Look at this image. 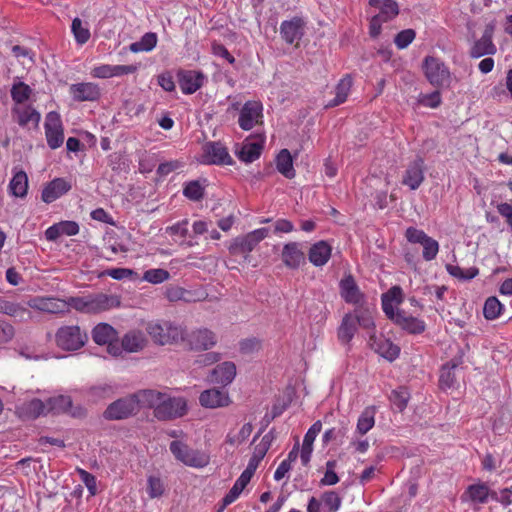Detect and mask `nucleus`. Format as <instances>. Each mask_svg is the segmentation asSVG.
Masks as SVG:
<instances>
[{
    "label": "nucleus",
    "mask_w": 512,
    "mask_h": 512,
    "mask_svg": "<svg viewBox=\"0 0 512 512\" xmlns=\"http://www.w3.org/2000/svg\"><path fill=\"white\" fill-rule=\"evenodd\" d=\"M68 312L71 308L81 313H99L118 306L116 297L106 294H93L82 297H69L66 299Z\"/></svg>",
    "instance_id": "obj_1"
},
{
    "label": "nucleus",
    "mask_w": 512,
    "mask_h": 512,
    "mask_svg": "<svg viewBox=\"0 0 512 512\" xmlns=\"http://www.w3.org/2000/svg\"><path fill=\"white\" fill-rule=\"evenodd\" d=\"M146 331L152 340L161 346L177 343L184 338L182 327L170 321L149 322Z\"/></svg>",
    "instance_id": "obj_2"
},
{
    "label": "nucleus",
    "mask_w": 512,
    "mask_h": 512,
    "mask_svg": "<svg viewBox=\"0 0 512 512\" xmlns=\"http://www.w3.org/2000/svg\"><path fill=\"white\" fill-rule=\"evenodd\" d=\"M422 69L428 82L437 88L448 87L451 83V73L445 63L434 56H426Z\"/></svg>",
    "instance_id": "obj_3"
},
{
    "label": "nucleus",
    "mask_w": 512,
    "mask_h": 512,
    "mask_svg": "<svg viewBox=\"0 0 512 512\" xmlns=\"http://www.w3.org/2000/svg\"><path fill=\"white\" fill-rule=\"evenodd\" d=\"M87 340V333L78 325L62 326L55 334L56 345L65 351L79 350L85 345Z\"/></svg>",
    "instance_id": "obj_4"
},
{
    "label": "nucleus",
    "mask_w": 512,
    "mask_h": 512,
    "mask_svg": "<svg viewBox=\"0 0 512 512\" xmlns=\"http://www.w3.org/2000/svg\"><path fill=\"white\" fill-rule=\"evenodd\" d=\"M169 448L174 457L186 466L203 468L209 464V456L205 452L191 449L181 441H172Z\"/></svg>",
    "instance_id": "obj_5"
},
{
    "label": "nucleus",
    "mask_w": 512,
    "mask_h": 512,
    "mask_svg": "<svg viewBox=\"0 0 512 512\" xmlns=\"http://www.w3.org/2000/svg\"><path fill=\"white\" fill-rule=\"evenodd\" d=\"M268 228L255 229L248 234L235 238L228 249L232 255L247 256L255 247L268 236Z\"/></svg>",
    "instance_id": "obj_6"
},
{
    "label": "nucleus",
    "mask_w": 512,
    "mask_h": 512,
    "mask_svg": "<svg viewBox=\"0 0 512 512\" xmlns=\"http://www.w3.org/2000/svg\"><path fill=\"white\" fill-rule=\"evenodd\" d=\"M405 237L411 244H419L422 246V257L425 261H432L439 252V243L434 238L427 235L423 230L408 227L405 231Z\"/></svg>",
    "instance_id": "obj_7"
},
{
    "label": "nucleus",
    "mask_w": 512,
    "mask_h": 512,
    "mask_svg": "<svg viewBox=\"0 0 512 512\" xmlns=\"http://www.w3.org/2000/svg\"><path fill=\"white\" fill-rule=\"evenodd\" d=\"M187 411V403L184 398L171 397L164 393L160 404L156 408L155 417L158 420H171L182 417Z\"/></svg>",
    "instance_id": "obj_8"
},
{
    "label": "nucleus",
    "mask_w": 512,
    "mask_h": 512,
    "mask_svg": "<svg viewBox=\"0 0 512 512\" xmlns=\"http://www.w3.org/2000/svg\"><path fill=\"white\" fill-rule=\"evenodd\" d=\"M45 137L49 148L55 150L64 142V128L59 113L50 111L45 117Z\"/></svg>",
    "instance_id": "obj_9"
},
{
    "label": "nucleus",
    "mask_w": 512,
    "mask_h": 512,
    "mask_svg": "<svg viewBox=\"0 0 512 512\" xmlns=\"http://www.w3.org/2000/svg\"><path fill=\"white\" fill-rule=\"evenodd\" d=\"M263 122V105L259 101H247L240 109L238 124L249 131Z\"/></svg>",
    "instance_id": "obj_10"
},
{
    "label": "nucleus",
    "mask_w": 512,
    "mask_h": 512,
    "mask_svg": "<svg viewBox=\"0 0 512 512\" xmlns=\"http://www.w3.org/2000/svg\"><path fill=\"white\" fill-rule=\"evenodd\" d=\"M201 163L212 165H232L233 159L227 148L220 142H207L203 145Z\"/></svg>",
    "instance_id": "obj_11"
},
{
    "label": "nucleus",
    "mask_w": 512,
    "mask_h": 512,
    "mask_svg": "<svg viewBox=\"0 0 512 512\" xmlns=\"http://www.w3.org/2000/svg\"><path fill=\"white\" fill-rule=\"evenodd\" d=\"M137 410L134 395L121 398L111 403L104 412V417L111 420H120L129 417Z\"/></svg>",
    "instance_id": "obj_12"
},
{
    "label": "nucleus",
    "mask_w": 512,
    "mask_h": 512,
    "mask_svg": "<svg viewBox=\"0 0 512 512\" xmlns=\"http://www.w3.org/2000/svg\"><path fill=\"white\" fill-rule=\"evenodd\" d=\"M30 308L36 309L41 312L51 314H65L68 313V306L66 299L56 297H43L36 296L28 300Z\"/></svg>",
    "instance_id": "obj_13"
},
{
    "label": "nucleus",
    "mask_w": 512,
    "mask_h": 512,
    "mask_svg": "<svg viewBox=\"0 0 512 512\" xmlns=\"http://www.w3.org/2000/svg\"><path fill=\"white\" fill-rule=\"evenodd\" d=\"M305 33V22L300 17L284 20L280 24V35L286 44H297Z\"/></svg>",
    "instance_id": "obj_14"
},
{
    "label": "nucleus",
    "mask_w": 512,
    "mask_h": 512,
    "mask_svg": "<svg viewBox=\"0 0 512 512\" xmlns=\"http://www.w3.org/2000/svg\"><path fill=\"white\" fill-rule=\"evenodd\" d=\"M12 115L18 125L26 129L38 128L41 120V114L31 105H15Z\"/></svg>",
    "instance_id": "obj_15"
},
{
    "label": "nucleus",
    "mask_w": 512,
    "mask_h": 512,
    "mask_svg": "<svg viewBox=\"0 0 512 512\" xmlns=\"http://www.w3.org/2000/svg\"><path fill=\"white\" fill-rule=\"evenodd\" d=\"M30 306L27 301L17 302L15 300L0 297V313L16 318L20 321L31 319Z\"/></svg>",
    "instance_id": "obj_16"
},
{
    "label": "nucleus",
    "mask_w": 512,
    "mask_h": 512,
    "mask_svg": "<svg viewBox=\"0 0 512 512\" xmlns=\"http://www.w3.org/2000/svg\"><path fill=\"white\" fill-rule=\"evenodd\" d=\"M369 345L376 353L390 362L398 358L400 354L399 346L382 335L379 337L374 334L370 335Z\"/></svg>",
    "instance_id": "obj_17"
},
{
    "label": "nucleus",
    "mask_w": 512,
    "mask_h": 512,
    "mask_svg": "<svg viewBox=\"0 0 512 512\" xmlns=\"http://www.w3.org/2000/svg\"><path fill=\"white\" fill-rule=\"evenodd\" d=\"M205 76L200 71L181 70L178 72V82L184 94H193L204 84Z\"/></svg>",
    "instance_id": "obj_18"
},
{
    "label": "nucleus",
    "mask_w": 512,
    "mask_h": 512,
    "mask_svg": "<svg viewBox=\"0 0 512 512\" xmlns=\"http://www.w3.org/2000/svg\"><path fill=\"white\" fill-rule=\"evenodd\" d=\"M424 181V160L420 157L412 161L406 168L402 184L416 190Z\"/></svg>",
    "instance_id": "obj_19"
},
{
    "label": "nucleus",
    "mask_w": 512,
    "mask_h": 512,
    "mask_svg": "<svg viewBox=\"0 0 512 512\" xmlns=\"http://www.w3.org/2000/svg\"><path fill=\"white\" fill-rule=\"evenodd\" d=\"M69 93L72 98L78 102L96 101L101 95L99 86L92 82L71 84Z\"/></svg>",
    "instance_id": "obj_20"
},
{
    "label": "nucleus",
    "mask_w": 512,
    "mask_h": 512,
    "mask_svg": "<svg viewBox=\"0 0 512 512\" xmlns=\"http://www.w3.org/2000/svg\"><path fill=\"white\" fill-rule=\"evenodd\" d=\"M281 259L284 265L290 269H297L305 264V254L298 242H289L283 246Z\"/></svg>",
    "instance_id": "obj_21"
},
{
    "label": "nucleus",
    "mask_w": 512,
    "mask_h": 512,
    "mask_svg": "<svg viewBox=\"0 0 512 512\" xmlns=\"http://www.w3.org/2000/svg\"><path fill=\"white\" fill-rule=\"evenodd\" d=\"M340 294L346 303L360 306L364 301V294L360 291L352 275L345 276L340 281Z\"/></svg>",
    "instance_id": "obj_22"
},
{
    "label": "nucleus",
    "mask_w": 512,
    "mask_h": 512,
    "mask_svg": "<svg viewBox=\"0 0 512 512\" xmlns=\"http://www.w3.org/2000/svg\"><path fill=\"white\" fill-rule=\"evenodd\" d=\"M199 403L205 408L215 409L228 406L230 403V398L226 391L211 388L203 391L200 394Z\"/></svg>",
    "instance_id": "obj_23"
},
{
    "label": "nucleus",
    "mask_w": 512,
    "mask_h": 512,
    "mask_svg": "<svg viewBox=\"0 0 512 512\" xmlns=\"http://www.w3.org/2000/svg\"><path fill=\"white\" fill-rule=\"evenodd\" d=\"M70 189V183L64 178H55L43 188L41 199L47 204L52 203L66 194Z\"/></svg>",
    "instance_id": "obj_24"
},
{
    "label": "nucleus",
    "mask_w": 512,
    "mask_h": 512,
    "mask_svg": "<svg viewBox=\"0 0 512 512\" xmlns=\"http://www.w3.org/2000/svg\"><path fill=\"white\" fill-rule=\"evenodd\" d=\"M188 343L192 349L207 350L216 344V336L212 331L202 328L188 335Z\"/></svg>",
    "instance_id": "obj_25"
},
{
    "label": "nucleus",
    "mask_w": 512,
    "mask_h": 512,
    "mask_svg": "<svg viewBox=\"0 0 512 512\" xmlns=\"http://www.w3.org/2000/svg\"><path fill=\"white\" fill-rule=\"evenodd\" d=\"M236 376V366L233 362H223L217 365L210 373L209 380L215 384L226 386L230 384Z\"/></svg>",
    "instance_id": "obj_26"
},
{
    "label": "nucleus",
    "mask_w": 512,
    "mask_h": 512,
    "mask_svg": "<svg viewBox=\"0 0 512 512\" xmlns=\"http://www.w3.org/2000/svg\"><path fill=\"white\" fill-rule=\"evenodd\" d=\"M395 324L410 334H420L426 328L423 320L408 314L404 310H398Z\"/></svg>",
    "instance_id": "obj_27"
},
{
    "label": "nucleus",
    "mask_w": 512,
    "mask_h": 512,
    "mask_svg": "<svg viewBox=\"0 0 512 512\" xmlns=\"http://www.w3.org/2000/svg\"><path fill=\"white\" fill-rule=\"evenodd\" d=\"M322 429V423L321 421H316L306 432L302 448L300 451V458L301 462L304 466L308 465L311 459L312 451H313V443L317 437V435L320 433Z\"/></svg>",
    "instance_id": "obj_28"
},
{
    "label": "nucleus",
    "mask_w": 512,
    "mask_h": 512,
    "mask_svg": "<svg viewBox=\"0 0 512 512\" xmlns=\"http://www.w3.org/2000/svg\"><path fill=\"white\" fill-rule=\"evenodd\" d=\"M332 247L326 241L314 243L309 250V261L316 267L324 266L330 259Z\"/></svg>",
    "instance_id": "obj_29"
},
{
    "label": "nucleus",
    "mask_w": 512,
    "mask_h": 512,
    "mask_svg": "<svg viewBox=\"0 0 512 512\" xmlns=\"http://www.w3.org/2000/svg\"><path fill=\"white\" fill-rule=\"evenodd\" d=\"M138 407L153 408L154 416L156 415V408L163 398L164 392L154 389H144L133 394Z\"/></svg>",
    "instance_id": "obj_30"
},
{
    "label": "nucleus",
    "mask_w": 512,
    "mask_h": 512,
    "mask_svg": "<svg viewBox=\"0 0 512 512\" xmlns=\"http://www.w3.org/2000/svg\"><path fill=\"white\" fill-rule=\"evenodd\" d=\"M496 46L492 42V35L485 31L482 37L477 40L470 49L472 58H480L485 55H493L496 53Z\"/></svg>",
    "instance_id": "obj_31"
},
{
    "label": "nucleus",
    "mask_w": 512,
    "mask_h": 512,
    "mask_svg": "<svg viewBox=\"0 0 512 512\" xmlns=\"http://www.w3.org/2000/svg\"><path fill=\"white\" fill-rule=\"evenodd\" d=\"M356 319L352 313L346 314L338 327L337 337L340 343L346 345L353 339L357 331Z\"/></svg>",
    "instance_id": "obj_32"
},
{
    "label": "nucleus",
    "mask_w": 512,
    "mask_h": 512,
    "mask_svg": "<svg viewBox=\"0 0 512 512\" xmlns=\"http://www.w3.org/2000/svg\"><path fill=\"white\" fill-rule=\"evenodd\" d=\"M147 344V339L141 331H130L122 338V348L127 352L141 351Z\"/></svg>",
    "instance_id": "obj_33"
},
{
    "label": "nucleus",
    "mask_w": 512,
    "mask_h": 512,
    "mask_svg": "<svg viewBox=\"0 0 512 512\" xmlns=\"http://www.w3.org/2000/svg\"><path fill=\"white\" fill-rule=\"evenodd\" d=\"M369 4L379 8V13L376 16L384 22L392 20L399 14L398 4L394 0H370Z\"/></svg>",
    "instance_id": "obj_34"
},
{
    "label": "nucleus",
    "mask_w": 512,
    "mask_h": 512,
    "mask_svg": "<svg viewBox=\"0 0 512 512\" xmlns=\"http://www.w3.org/2000/svg\"><path fill=\"white\" fill-rule=\"evenodd\" d=\"M117 331L107 323H99L92 330V338L98 345H107L117 340Z\"/></svg>",
    "instance_id": "obj_35"
},
{
    "label": "nucleus",
    "mask_w": 512,
    "mask_h": 512,
    "mask_svg": "<svg viewBox=\"0 0 512 512\" xmlns=\"http://www.w3.org/2000/svg\"><path fill=\"white\" fill-rule=\"evenodd\" d=\"M28 176L23 170L14 173L9 183V191L15 197L23 198L27 195Z\"/></svg>",
    "instance_id": "obj_36"
},
{
    "label": "nucleus",
    "mask_w": 512,
    "mask_h": 512,
    "mask_svg": "<svg viewBox=\"0 0 512 512\" xmlns=\"http://www.w3.org/2000/svg\"><path fill=\"white\" fill-rule=\"evenodd\" d=\"M490 489L485 483H478L468 486L462 498L467 497L474 503L484 504L488 501Z\"/></svg>",
    "instance_id": "obj_37"
},
{
    "label": "nucleus",
    "mask_w": 512,
    "mask_h": 512,
    "mask_svg": "<svg viewBox=\"0 0 512 512\" xmlns=\"http://www.w3.org/2000/svg\"><path fill=\"white\" fill-rule=\"evenodd\" d=\"M276 167L279 173L288 179L295 177L292 156L287 149H282L276 158Z\"/></svg>",
    "instance_id": "obj_38"
},
{
    "label": "nucleus",
    "mask_w": 512,
    "mask_h": 512,
    "mask_svg": "<svg viewBox=\"0 0 512 512\" xmlns=\"http://www.w3.org/2000/svg\"><path fill=\"white\" fill-rule=\"evenodd\" d=\"M352 87V78L349 75L343 77L335 88L336 96L333 100L326 104V107H336L344 103L348 97L350 89Z\"/></svg>",
    "instance_id": "obj_39"
},
{
    "label": "nucleus",
    "mask_w": 512,
    "mask_h": 512,
    "mask_svg": "<svg viewBox=\"0 0 512 512\" xmlns=\"http://www.w3.org/2000/svg\"><path fill=\"white\" fill-rule=\"evenodd\" d=\"M48 412L55 414L58 413H71L73 416L77 414L72 412V400L70 396L59 395L52 397L47 401Z\"/></svg>",
    "instance_id": "obj_40"
},
{
    "label": "nucleus",
    "mask_w": 512,
    "mask_h": 512,
    "mask_svg": "<svg viewBox=\"0 0 512 512\" xmlns=\"http://www.w3.org/2000/svg\"><path fill=\"white\" fill-rule=\"evenodd\" d=\"M374 424L375 408L373 406L366 407L358 418L356 433L359 435H365L369 430L373 428Z\"/></svg>",
    "instance_id": "obj_41"
},
{
    "label": "nucleus",
    "mask_w": 512,
    "mask_h": 512,
    "mask_svg": "<svg viewBox=\"0 0 512 512\" xmlns=\"http://www.w3.org/2000/svg\"><path fill=\"white\" fill-rule=\"evenodd\" d=\"M21 413L29 419L38 418L48 413L47 402L44 403L39 399H33L22 406Z\"/></svg>",
    "instance_id": "obj_42"
},
{
    "label": "nucleus",
    "mask_w": 512,
    "mask_h": 512,
    "mask_svg": "<svg viewBox=\"0 0 512 512\" xmlns=\"http://www.w3.org/2000/svg\"><path fill=\"white\" fill-rule=\"evenodd\" d=\"M353 316L356 319L357 326H361L368 331L373 330L375 327L373 311L368 307H364L363 304L357 306L354 310Z\"/></svg>",
    "instance_id": "obj_43"
},
{
    "label": "nucleus",
    "mask_w": 512,
    "mask_h": 512,
    "mask_svg": "<svg viewBox=\"0 0 512 512\" xmlns=\"http://www.w3.org/2000/svg\"><path fill=\"white\" fill-rule=\"evenodd\" d=\"M262 142H249L242 146L237 156L246 163H251L260 157L262 151Z\"/></svg>",
    "instance_id": "obj_44"
},
{
    "label": "nucleus",
    "mask_w": 512,
    "mask_h": 512,
    "mask_svg": "<svg viewBox=\"0 0 512 512\" xmlns=\"http://www.w3.org/2000/svg\"><path fill=\"white\" fill-rule=\"evenodd\" d=\"M32 89L29 85L22 81L15 82L11 88V97L16 105H22L29 100Z\"/></svg>",
    "instance_id": "obj_45"
},
{
    "label": "nucleus",
    "mask_w": 512,
    "mask_h": 512,
    "mask_svg": "<svg viewBox=\"0 0 512 512\" xmlns=\"http://www.w3.org/2000/svg\"><path fill=\"white\" fill-rule=\"evenodd\" d=\"M157 44V35L153 32L145 33L141 39L130 45V50L134 53L149 52L155 48Z\"/></svg>",
    "instance_id": "obj_46"
},
{
    "label": "nucleus",
    "mask_w": 512,
    "mask_h": 512,
    "mask_svg": "<svg viewBox=\"0 0 512 512\" xmlns=\"http://www.w3.org/2000/svg\"><path fill=\"white\" fill-rule=\"evenodd\" d=\"M71 30L76 42L83 45L90 39V30L87 25H83L80 18H74L71 25Z\"/></svg>",
    "instance_id": "obj_47"
},
{
    "label": "nucleus",
    "mask_w": 512,
    "mask_h": 512,
    "mask_svg": "<svg viewBox=\"0 0 512 512\" xmlns=\"http://www.w3.org/2000/svg\"><path fill=\"white\" fill-rule=\"evenodd\" d=\"M183 195L191 201H200L204 196V186L198 180L189 181L183 187Z\"/></svg>",
    "instance_id": "obj_48"
},
{
    "label": "nucleus",
    "mask_w": 512,
    "mask_h": 512,
    "mask_svg": "<svg viewBox=\"0 0 512 512\" xmlns=\"http://www.w3.org/2000/svg\"><path fill=\"white\" fill-rule=\"evenodd\" d=\"M503 305L496 297H489L483 307V314L487 320L498 318L502 312Z\"/></svg>",
    "instance_id": "obj_49"
},
{
    "label": "nucleus",
    "mask_w": 512,
    "mask_h": 512,
    "mask_svg": "<svg viewBox=\"0 0 512 512\" xmlns=\"http://www.w3.org/2000/svg\"><path fill=\"white\" fill-rule=\"evenodd\" d=\"M447 272L458 279L461 280H470L478 275V269L476 267H470L468 269H463L457 265L448 264L446 265Z\"/></svg>",
    "instance_id": "obj_50"
},
{
    "label": "nucleus",
    "mask_w": 512,
    "mask_h": 512,
    "mask_svg": "<svg viewBox=\"0 0 512 512\" xmlns=\"http://www.w3.org/2000/svg\"><path fill=\"white\" fill-rule=\"evenodd\" d=\"M321 502L329 512H337L342 504V499L335 491H326L321 495Z\"/></svg>",
    "instance_id": "obj_51"
},
{
    "label": "nucleus",
    "mask_w": 512,
    "mask_h": 512,
    "mask_svg": "<svg viewBox=\"0 0 512 512\" xmlns=\"http://www.w3.org/2000/svg\"><path fill=\"white\" fill-rule=\"evenodd\" d=\"M409 398H410V394L407 391V389L404 387H400L397 390H393L390 395V400H391L392 404L399 411H403L406 408Z\"/></svg>",
    "instance_id": "obj_52"
},
{
    "label": "nucleus",
    "mask_w": 512,
    "mask_h": 512,
    "mask_svg": "<svg viewBox=\"0 0 512 512\" xmlns=\"http://www.w3.org/2000/svg\"><path fill=\"white\" fill-rule=\"evenodd\" d=\"M165 492L163 481L157 476H149L147 479V493L150 498H159Z\"/></svg>",
    "instance_id": "obj_53"
},
{
    "label": "nucleus",
    "mask_w": 512,
    "mask_h": 512,
    "mask_svg": "<svg viewBox=\"0 0 512 512\" xmlns=\"http://www.w3.org/2000/svg\"><path fill=\"white\" fill-rule=\"evenodd\" d=\"M170 274L165 269H149L144 272L142 279L152 284H160L168 280Z\"/></svg>",
    "instance_id": "obj_54"
},
{
    "label": "nucleus",
    "mask_w": 512,
    "mask_h": 512,
    "mask_svg": "<svg viewBox=\"0 0 512 512\" xmlns=\"http://www.w3.org/2000/svg\"><path fill=\"white\" fill-rule=\"evenodd\" d=\"M253 431L250 423H245L236 435H228L227 442L231 445H239L245 442Z\"/></svg>",
    "instance_id": "obj_55"
},
{
    "label": "nucleus",
    "mask_w": 512,
    "mask_h": 512,
    "mask_svg": "<svg viewBox=\"0 0 512 512\" xmlns=\"http://www.w3.org/2000/svg\"><path fill=\"white\" fill-rule=\"evenodd\" d=\"M416 33L413 29L400 31L394 38V43L398 49L407 48L415 39Z\"/></svg>",
    "instance_id": "obj_56"
},
{
    "label": "nucleus",
    "mask_w": 512,
    "mask_h": 512,
    "mask_svg": "<svg viewBox=\"0 0 512 512\" xmlns=\"http://www.w3.org/2000/svg\"><path fill=\"white\" fill-rule=\"evenodd\" d=\"M76 471H77L81 481L87 487L90 495L94 496L97 493V483H96L95 476L81 468H77Z\"/></svg>",
    "instance_id": "obj_57"
},
{
    "label": "nucleus",
    "mask_w": 512,
    "mask_h": 512,
    "mask_svg": "<svg viewBox=\"0 0 512 512\" xmlns=\"http://www.w3.org/2000/svg\"><path fill=\"white\" fill-rule=\"evenodd\" d=\"M183 166L182 162L179 160H171L164 163H161L157 168V174L161 177H165L171 172L181 168Z\"/></svg>",
    "instance_id": "obj_58"
},
{
    "label": "nucleus",
    "mask_w": 512,
    "mask_h": 512,
    "mask_svg": "<svg viewBox=\"0 0 512 512\" xmlns=\"http://www.w3.org/2000/svg\"><path fill=\"white\" fill-rule=\"evenodd\" d=\"M15 335L14 327L3 320H0V344H5L12 340Z\"/></svg>",
    "instance_id": "obj_59"
},
{
    "label": "nucleus",
    "mask_w": 512,
    "mask_h": 512,
    "mask_svg": "<svg viewBox=\"0 0 512 512\" xmlns=\"http://www.w3.org/2000/svg\"><path fill=\"white\" fill-rule=\"evenodd\" d=\"M91 75L94 78H100V79L112 78L113 77L112 65L102 64V65L96 66L92 69Z\"/></svg>",
    "instance_id": "obj_60"
},
{
    "label": "nucleus",
    "mask_w": 512,
    "mask_h": 512,
    "mask_svg": "<svg viewBox=\"0 0 512 512\" xmlns=\"http://www.w3.org/2000/svg\"><path fill=\"white\" fill-rule=\"evenodd\" d=\"M133 270L128 268H112L104 271V275L110 276L115 280H122L133 275Z\"/></svg>",
    "instance_id": "obj_61"
},
{
    "label": "nucleus",
    "mask_w": 512,
    "mask_h": 512,
    "mask_svg": "<svg viewBox=\"0 0 512 512\" xmlns=\"http://www.w3.org/2000/svg\"><path fill=\"white\" fill-rule=\"evenodd\" d=\"M58 225L62 235L74 236L79 233V225L75 221H61Z\"/></svg>",
    "instance_id": "obj_62"
},
{
    "label": "nucleus",
    "mask_w": 512,
    "mask_h": 512,
    "mask_svg": "<svg viewBox=\"0 0 512 512\" xmlns=\"http://www.w3.org/2000/svg\"><path fill=\"white\" fill-rule=\"evenodd\" d=\"M188 292L181 287H171L167 289L166 295L170 301H189L187 297Z\"/></svg>",
    "instance_id": "obj_63"
},
{
    "label": "nucleus",
    "mask_w": 512,
    "mask_h": 512,
    "mask_svg": "<svg viewBox=\"0 0 512 512\" xmlns=\"http://www.w3.org/2000/svg\"><path fill=\"white\" fill-rule=\"evenodd\" d=\"M265 455L266 452L263 451V448L255 447L253 455L251 456L246 468L255 473L257 467L259 466V463L261 462Z\"/></svg>",
    "instance_id": "obj_64"
}]
</instances>
